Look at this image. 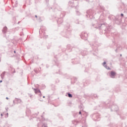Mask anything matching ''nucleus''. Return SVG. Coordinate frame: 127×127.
I'll return each instance as SVG.
<instances>
[{
  "mask_svg": "<svg viewBox=\"0 0 127 127\" xmlns=\"http://www.w3.org/2000/svg\"><path fill=\"white\" fill-rule=\"evenodd\" d=\"M116 74L117 73L115 71H111V72H110V77L111 78H115Z\"/></svg>",
  "mask_w": 127,
  "mask_h": 127,
  "instance_id": "obj_1",
  "label": "nucleus"
},
{
  "mask_svg": "<svg viewBox=\"0 0 127 127\" xmlns=\"http://www.w3.org/2000/svg\"><path fill=\"white\" fill-rule=\"evenodd\" d=\"M6 31H7V28L6 27H4L3 28V32H6Z\"/></svg>",
  "mask_w": 127,
  "mask_h": 127,
  "instance_id": "obj_2",
  "label": "nucleus"
},
{
  "mask_svg": "<svg viewBox=\"0 0 127 127\" xmlns=\"http://www.w3.org/2000/svg\"><path fill=\"white\" fill-rule=\"evenodd\" d=\"M68 96L69 98H72V94L68 93Z\"/></svg>",
  "mask_w": 127,
  "mask_h": 127,
  "instance_id": "obj_3",
  "label": "nucleus"
},
{
  "mask_svg": "<svg viewBox=\"0 0 127 127\" xmlns=\"http://www.w3.org/2000/svg\"><path fill=\"white\" fill-rule=\"evenodd\" d=\"M103 65L105 66V65H106V62H104L103 63Z\"/></svg>",
  "mask_w": 127,
  "mask_h": 127,
  "instance_id": "obj_4",
  "label": "nucleus"
},
{
  "mask_svg": "<svg viewBox=\"0 0 127 127\" xmlns=\"http://www.w3.org/2000/svg\"><path fill=\"white\" fill-rule=\"evenodd\" d=\"M79 115H81V111H80V112H79Z\"/></svg>",
  "mask_w": 127,
  "mask_h": 127,
  "instance_id": "obj_5",
  "label": "nucleus"
},
{
  "mask_svg": "<svg viewBox=\"0 0 127 127\" xmlns=\"http://www.w3.org/2000/svg\"><path fill=\"white\" fill-rule=\"evenodd\" d=\"M122 16H124V14H121Z\"/></svg>",
  "mask_w": 127,
  "mask_h": 127,
  "instance_id": "obj_6",
  "label": "nucleus"
},
{
  "mask_svg": "<svg viewBox=\"0 0 127 127\" xmlns=\"http://www.w3.org/2000/svg\"><path fill=\"white\" fill-rule=\"evenodd\" d=\"M106 68H107V69H110V67H106Z\"/></svg>",
  "mask_w": 127,
  "mask_h": 127,
  "instance_id": "obj_7",
  "label": "nucleus"
},
{
  "mask_svg": "<svg viewBox=\"0 0 127 127\" xmlns=\"http://www.w3.org/2000/svg\"><path fill=\"white\" fill-rule=\"evenodd\" d=\"M6 100H8V98L7 97L6 98Z\"/></svg>",
  "mask_w": 127,
  "mask_h": 127,
  "instance_id": "obj_8",
  "label": "nucleus"
},
{
  "mask_svg": "<svg viewBox=\"0 0 127 127\" xmlns=\"http://www.w3.org/2000/svg\"><path fill=\"white\" fill-rule=\"evenodd\" d=\"M1 82H2V81L0 80V83H1Z\"/></svg>",
  "mask_w": 127,
  "mask_h": 127,
  "instance_id": "obj_9",
  "label": "nucleus"
},
{
  "mask_svg": "<svg viewBox=\"0 0 127 127\" xmlns=\"http://www.w3.org/2000/svg\"><path fill=\"white\" fill-rule=\"evenodd\" d=\"M43 98H45V96H43Z\"/></svg>",
  "mask_w": 127,
  "mask_h": 127,
  "instance_id": "obj_10",
  "label": "nucleus"
},
{
  "mask_svg": "<svg viewBox=\"0 0 127 127\" xmlns=\"http://www.w3.org/2000/svg\"><path fill=\"white\" fill-rule=\"evenodd\" d=\"M14 53H15V51H14Z\"/></svg>",
  "mask_w": 127,
  "mask_h": 127,
  "instance_id": "obj_11",
  "label": "nucleus"
},
{
  "mask_svg": "<svg viewBox=\"0 0 127 127\" xmlns=\"http://www.w3.org/2000/svg\"><path fill=\"white\" fill-rule=\"evenodd\" d=\"M1 116H2V114H1Z\"/></svg>",
  "mask_w": 127,
  "mask_h": 127,
  "instance_id": "obj_12",
  "label": "nucleus"
}]
</instances>
